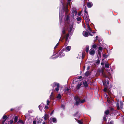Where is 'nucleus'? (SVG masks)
I'll list each match as a JSON object with an SVG mask.
<instances>
[{"label":"nucleus","instance_id":"72a5a7b5","mask_svg":"<svg viewBox=\"0 0 124 124\" xmlns=\"http://www.w3.org/2000/svg\"><path fill=\"white\" fill-rule=\"evenodd\" d=\"M78 122L79 124H83V122L80 120H78Z\"/></svg>","mask_w":124,"mask_h":124},{"label":"nucleus","instance_id":"603ef678","mask_svg":"<svg viewBox=\"0 0 124 124\" xmlns=\"http://www.w3.org/2000/svg\"><path fill=\"white\" fill-rule=\"evenodd\" d=\"M85 66H83V70H84L85 69Z\"/></svg>","mask_w":124,"mask_h":124},{"label":"nucleus","instance_id":"c9c22d12","mask_svg":"<svg viewBox=\"0 0 124 124\" xmlns=\"http://www.w3.org/2000/svg\"><path fill=\"white\" fill-rule=\"evenodd\" d=\"M50 103V102L48 100L47 101V105H48Z\"/></svg>","mask_w":124,"mask_h":124},{"label":"nucleus","instance_id":"412c9836","mask_svg":"<svg viewBox=\"0 0 124 124\" xmlns=\"http://www.w3.org/2000/svg\"><path fill=\"white\" fill-rule=\"evenodd\" d=\"M82 85V83L81 82L78 83L77 85V87L78 89L80 88Z\"/></svg>","mask_w":124,"mask_h":124},{"label":"nucleus","instance_id":"7c9ffc66","mask_svg":"<svg viewBox=\"0 0 124 124\" xmlns=\"http://www.w3.org/2000/svg\"><path fill=\"white\" fill-rule=\"evenodd\" d=\"M105 114L106 115H108L109 113V111L108 110H107L105 112Z\"/></svg>","mask_w":124,"mask_h":124},{"label":"nucleus","instance_id":"052dcab7","mask_svg":"<svg viewBox=\"0 0 124 124\" xmlns=\"http://www.w3.org/2000/svg\"><path fill=\"white\" fill-rule=\"evenodd\" d=\"M103 84L104 85V83L103 82Z\"/></svg>","mask_w":124,"mask_h":124},{"label":"nucleus","instance_id":"ddd939ff","mask_svg":"<svg viewBox=\"0 0 124 124\" xmlns=\"http://www.w3.org/2000/svg\"><path fill=\"white\" fill-rule=\"evenodd\" d=\"M71 48V46H67L65 50V51L66 52L69 51L70 50Z\"/></svg>","mask_w":124,"mask_h":124},{"label":"nucleus","instance_id":"a211bd4d","mask_svg":"<svg viewBox=\"0 0 124 124\" xmlns=\"http://www.w3.org/2000/svg\"><path fill=\"white\" fill-rule=\"evenodd\" d=\"M50 98L51 100H53L54 99V93L53 92H52L50 97Z\"/></svg>","mask_w":124,"mask_h":124},{"label":"nucleus","instance_id":"c85d7f7f","mask_svg":"<svg viewBox=\"0 0 124 124\" xmlns=\"http://www.w3.org/2000/svg\"><path fill=\"white\" fill-rule=\"evenodd\" d=\"M97 46L96 44H94L93 45L92 47L93 48L95 49H96V47Z\"/></svg>","mask_w":124,"mask_h":124},{"label":"nucleus","instance_id":"dca6fc26","mask_svg":"<svg viewBox=\"0 0 124 124\" xmlns=\"http://www.w3.org/2000/svg\"><path fill=\"white\" fill-rule=\"evenodd\" d=\"M93 5L92 3L91 2H89L88 3L87 5V6L88 8H91Z\"/></svg>","mask_w":124,"mask_h":124},{"label":"nucleus","instance_id":"13d9d810","mask_svg":"<svg viewBox=\"0 0 124 124\" xmlns=\"http://www.w3.org/2000/svg\"><path fill=\"white\" fill-rule=\"evenodd\" d=\"M110 75V73H109V74H108V75Z\"/></svg>","mask_w":124,"mask_h":124},{"label":"nucleus","instance_id":"f03ea898","mask_svg":"<svg viewBox=\"0 0 124 124\" xmlns=\"http://www.w3.org/2000/svg\"><path fill=\"white\" fill-rule=\"evenodd\" d=\"M62 4V9H60L59 13V20L60 23V24H61L62 20L63 18V16H64V12H65V14H67L69 11L68 8V6L70 5V3L71 0H67V2H65V0H60Z\"/></svg>","mask_w":124,"mask_h":124},{"label":"nucleus","instance_id":"6ab92c4d","mask_svg":"<svg viewBox=\"0 0 124 124\" xmlns=\"http://www.w3.org/2000/svg\"><path fill=\"white\" fill-rule=\"evenodd\" d=\"M48 117V115L47 114H45L44 116V120H46Z\"/></svg>","mask_w":124,"mask_h":124},{"label":"nucleus","instance_id":"393cba45","mask_svg":"<svg viewBox=\"0 0 124 124\" xmlns=\"http://www.w3.org/2000/svg\"><path fill=\"white\" fill-rule=\"evenodd\" d=\"M78 112H77L76 113L74 114V116L77 117V118H79L80 117V115H78Z\"/></svg>","mask_w":124,"mask_h":124},{"label":"nucleus","instance_id":"864d4df0","mask_svg":"<svg viewBox=\"0 0 124 124\" xmlns=\"http://www.w3.org/2000/svg\"><path fill=\"white\" fill-rule=\"evenodd\" d=\"M58 43L57 44L56 46H58Z\"/></svg>","mask_w":124,"mask_h":124},{"label":"nucleus","instance_id":"5fc2aeb1","mask_svg":"<svg viewBox=\"0 0 124 124\" xmlns=\"http://www.w3.org/2000/svg\"><path fill=\"white\" fill-rule=\"evenodd\" d=\"M56 47H57V46H55L54 47V49H55L56 48Z\"/></svg>","mask_w":124,"mask_h":124},{"label":"nucleus","instance_id":"a19ab883","mask_svg":"<svg viewBox=\"0 0 124 124\" xmlns=\"http://www.w3.org/2000/svg\"><path fill=\"white\" fill-rule=\"evenodd\" d=\"M103 91L105 92L106 91H107V88H106V87L105 88H104V89H103Z\"/></svg>","mask_w":124,"mask_h":124},{"label":"nucleus","instance_id":"4d7b16f0","mask_svg":"<svg viewBox=\"0 0 124 124\" xmlns=\"http://www.w3.org/2000/svg\"><path fill=\"white\" fill-rule=\"evenodd\" d=\"M98 36H96V39H97V38H98Z\"/></svg>","mask_w":124,"mask_h":124},{"label":"nucleus","instance_id":"473e14b6","mask_svg":"<svg viewBox=\"0 0 124 124\" xmlns=\"http://www.w3.org/2000/svg\"><path fill=\"white\" fill-rule=\"evenodd\" d=\"M89 72L88 71H87L85 73V75L86 76H88L89 75Z\"/></svg>","mask_w":124,"mask_h":124},{"label":"nucleus","instance_id":"6e6552de","mask_svg":"<svg viewBox=\"0 0 124 124\" xmlns=\"http://www.w3.org/2000/svg\"><path fill=\"white\" fill-rule=\"evenodd\" d=\"M59 85V83H57L55 82H54L52 85L53 88L55 87H56L55 88V90L57 92H58L59 90V88L60 86Z\"/></svg>","mask_w":124,"mask_h":124},{"label":"nucleus","instance_id":"e2e57ef3","mask_svg":"<svg viewBox=\"0 0 124 124\" xmlns=\"http://www.w3.org/2000/svg\"><path fill=\"white\" fill-rule=\"evenodd\" d=\"M80 77H81V76H80V77L79 78H80Z\"/></svg>","mask_w":124,"mask_h":124},{"label":"nucleus","instance_id":"a18cd8bd","mask_svg":"<svg viewBox=\"0 0 124 124\" xmlns=\"http://www.w3.org/2000/svg\"><path fill=\"white\" fill-rule=\"evenodd\" d=\"M113 121H111L109 123V124H113Z\"/></svg>","mask_w":124,"mask_h":124},{"label":"nucleus","instance_id":"4468645a","mask_svg":"<svg viewBox=\"0 0 124 124\" xmlns=\"http://www.w3.org/2000/svg\"><path fill=\"white\" fill-rule=\"evenodd\" d=\"M83 35L85 37H87L88 35V34L87 32L86 31H83Z\"/></svg>","mask_w":124,"mask_h":124},{"label":"nucleus","instance_id":"c03bdc74","mask_svg":"<svg viewBox=\"0 0 124 124\" xmlns=\"http://www.w3.org/2000/svg\"><path fill=\"white\" fill-rule=\"evenodd\" d=\"M32 110H29L28 111V112L29 113H32Z\"/></svg>","mask_w":124,"mask_h":124},{"label":"nucleus","instance_id":"a878e982","mask_svg":"<svg viewBox=\"0 0 124 124\" xmlns=\"http://www.w3.org/2000/svg\"><path fill=\"white\" fill-rule=\"evenodd\" d=\"M8 118V117H7V116L5 115H4L2 118V119H4V120H6Z\"/></svg>","mask_w":124,"mask_h":124},{"label":"nucleus","instance_id":"aec40b11","mask_svg":"<svg viewBox=\"0 0 124 124\" xmlns=\"http://www.w3.org/2000/svg\"><path fill=\"white\" fill-rule=\"evenodd\" d=\"M105 95H106V97H107V101L109 103H111V102L110 101V98L108 97H107V95L106 93H105Z\"/></svg>","mask_w":124,"mask_h":124},{"label":"nucleus","instance_id":"ea45409f","mask_svg":"<svg viewBox=\"0 0 124 124\" xmlns=\"http://www.w3.org/2000/svg\"><path fill=\"white\" fill-rule=\"evenodd\" d=\"M108 56L106 54H104L103 56L105 58H107L108 57Z\"/></svg>","mask_w":124,"mask_h":124},{"label":"nucleus","instance_id":"58836bf2","mask_svg":"<svg viewBox=\"0 0 124 124\" xmlns=\"http://www.w3.org/2000/svg\"><path fill=\"white\" fill-rule=\"evenodd\" d=\"M31 124H36V122L35 120H34L33 121V123Z\"/></svg>","mask_w":124,"mask_h":124},{"label":"nucleus","instance_id":"f3484780","mask_svg":"<svg viewBox=\"0 0 124 124\" xmlns=\"http://www.w3.org/2000/svg\"><path fill=\"white\" fill-rule=\"evenodd\" d=\"M42 105H40L39 106V109L41 111L42 109L43 108V107H44L43 105H44V104L43 103H42Z\"/></svg>","mask_w":124,"mask_h":124},{"label":"nucleus","instance_id":"0eeeda50","mask_svg":"<svg viewBox=\"0 0 124 124\" xmlns=\"http://www.w3.org/2000/svg\"><path fill=\"white\" fill-rule=\"evenodd\" d=\"M72 13L75 16H80V15L81 14V12H79L77 14L76 8L74 7H72Z\"/></svg>","mask_w":124,"mask_h":124},{"label":"nucleus","instance_id":"7ed1b4c3","mask_svg":"<svg viewBox=\"0 0 124 124\" xmlns=\"http://www.w3.org/2000/svg\"><path fill=\"white\" fill-rule=\"evenodd\" d=\"M84 12V13L83 15V17L84 19L85 20L86 24L87 25V27L88 29V32L90 35L91 36H92L93 35L90 33L92 32V30L89 24V22L90 21V19L89 18L87 12L85 9V10Z\"/></svg>","mask_w":124,"mask_h":124},{"label":"nucleus","instance_id":"423d86ee","mask_svg":"<svg viewBox=\"0 0 124 124\" xmlns=\"http://www.w3.org/2000/svg\"><path fill=\"white\" fill-rule=\"evenodd\" d=\"M50 121L51 122H49V124H48L47 123L44 122L43 123V124H53V123L51 122H53V123H57V120L56 118L52 116L50 118Z\"/></svg>","mask_w":124,"mask_h":124},{"label":"nucleus","instance_id":"bf43d9fd","mask_svg":"<svg viewBox=\"0 0 124 124\" xmlns=\"http://www.w3.org/2000/svg\"><path fill=\"white\" fill-rule=\"evenodd\" d=\"M13 110V109H11V111H12Z\"/></svg>","mask_w":124,"mask_h":124},{"label":"nucleus","instance_id":"9d476101","mask_svg":"<svg viewBox=\"0 0 124 124\" xmlns=\"http://www.w3.org/2000/svg\"><path fill=\"white\" fill-rule=\"evenodd\" d=\"M84 57V54L83 52H80L78 54V56L77 57L79 59H83Z\"/></svg>","mask_w":124,"mask_h":124},{"label":"nucleus","instance_id":"f704fd0d","mask_svg":"<svg viewBox=\"0 0 124 124\" xmlns=\"http://www.w3.org/2000/svg\"><path fill=\"white\" fill-rule=\"evenodd\" d=\"M99 50L101 51H102V48L101 47H99L98 48Z\"/></svg>","mask_w":124,"mask_h":124},{"label":"nucleus","instance_id":"4be33fe9","mask_svg":"<svg viewBox=\"0 0 124 124\" xmlns=\"http://www.w3.org/2000/svg\"><path fill=\"white\" fill-rule=\"evenodd\" d=\"M83 84L85 87H87L88 86V85L87 84V82L86 81L84 82H83Z\"/></svg>","mask_w":124,"mask_h":124},{"label":"nucleus","instance_id":"c756f323","mask_svg":"<svg viewBox=\"0 0 124 124\" xmlns=\"http://www.w3.org/2000/svg\"><path fill=\"white\" fill-rule=\"evenodd\" d=\"M105 66L107 68H109V64L108 63H106L105 64Z\"/></svg>","mask_w":124,"mask_h":124},{"label":"nucleus","instance_id":"3c124183","mask_svg":"<svg viewBox=\"0 0 124 124\" xmlns=\"http://www.w3.org/2000/svg\"><path fill=\"white\" fill-rule=\"evenodd\" d=\"M58 57V56H57V57H53V56H52V58H56L57 57Z\"/></svg>","mask_w":124,"mask_h":124},{"label":"nucleus","instance_id":"e433bc0d","mask_svg":"<svg viewBox=\"0 0 124 124\" xmlns=\"http://www.w3.org/2000/svg\"><path fill=\"white\" fill-rule=\"evenodd\" d=\"M103 120L105 121H106V116H104L103 119Z\"/></svg>","mask_w":124,"mask_h":124},{"label":"nucleus","instance_id":"37998d69","mask_svg":"<svg viewBox=\"0 0 124 124\" xmlns=\"http://www.w3.org/2000/svg\"><path fill=\"white\" fill-rule=\"evenodd\" d=\"M6 120H3L1 124H4Z\"/></svg>","mask_w":124,"mask_h":124},{"label":"nucleus","instance_id":"de8ad7c7","mask_svg":"<svg viewBox=\"0 0 124 124\" xmlns=\"http://www.w3.org/2000/svg\"><path fill=\"white\" fill-rule=\"evenodd\" d=\"M45 108L47 109L48 108V107L46 105L45 107Z\"/></svg>","mask_w":124,"mask_h":124},{"label":"nucleus","instance_id":"49530a36","mask_svg":"<svg viewBox=\"0 0 124 124\" xmlns=\"http://www.w3.org/2000/svg\"><path fill=\"white\" fill-rule=\"evenodd\" d=\"M54 110H53L50 113V115H52L53 113Z\"/></svg>","mask_w":124,"mask_h":124},{"label":"nucleus","instance_id":"39448f33","mask_svg":"<svg viewBox=\"0 0 124 124\" xmlns=\"http://www.w3.org/2000/svg\"><path fill=\"white\" fill-rule=\"evenodd\" d=\"M123 104L121 101H119V99L117 100L116 106L117 109L119 110L120 108L122 109L123 108Z\"/></svg>","mask_w":124,"mask_h":124},{"label":"nucleus","instance_id":"bb28decb","mask_svg":"<svg viewBox=\"0 0 124 124\" xmlns=\"http://www.w3.org/2000/svg\"><path fill=\"white\" fill-rule=\"evenodd\" d=\"M18 117L17 116H16L14 118V120L15 123L18 120Z\"/></svg>","mask_w":124,"mask_h":124},{"label":"nucleus","instance_id":"79ce46f5","mask_svg":"<svg viewBox=\"0 0 124 124\" xmlns=\"http://www.w3.org/2000/svg\"><path fill=\"white\" fill-rule=\"evenodd\" d=\"M61 107L63 109L64 108L65 106L63 105H62L61 106Z\"/></svg>","mask_w":124,"mask_h":124},{"label":"nucleus","instance_id":"f257e3e1","mask_svg":"<svg viewBox=\"0 0 124 124\" xmlns=\"http://www.w3.org/2000/svg\"><path fill=\"white\" fill-rule=\"evenodd\" d=\"M70 18L69 16L68 15H66L65 16V21L66 24L65 27L64 28V29L62 31V33L63 34H65V30L68 31V33L64 37L65 38V44L67 45L69 42V38L68 39L69 36H71L74 31V29L73 28V25L72 24H69V19Z\"/></svg>","mask_w":124,"mask_h":124},{"label":"nucleus","instance_id":"2f4dec72","mask_svg":"<svg viewBox=\"0 0 124 124\" xmlns=\"http://www.w3.org/2000/svg\"><path fill=\"white\" fill-rule=\"evenodd\" d=\"M57 98L59 99H61V95L60 94H58L57 96Z\"/></svg>","mask_w":124,"mask_h":124},{"label":"nucleus","instance_id":"cd10ccee","mask_svg":"<svg viewBox=\"0 0 124 124\" xmlns=\"http://www.w3.org/2000/svg\"><path fill=\"white\" fill-rule=\"evenodd\" d=\"M89 46H86V48L85 49L86 51V52H88L89 51Z\"/></svg>","mask_w":124,"mask_h":124},{"label":"nucleus","instance_id":"5701e85b","mask_svg":"<svg viewBox=\"0 0 124 124\" xmlns=\"http://www.w3.org/2000/svg\"><path fill=\"white\" fill-rule=\"evenodd\" d=\"M21 123V124H24V123L23 121L21 119L19 120L17 122V123Z\"/></svg>","mask_w":124,"mask_h":124},{"label":"nucleus","instance_id":"20e7f679","mask_svg":"<svg viewBox=\"0 0 124 124\" xmlns=\"http://www.w3.org/2000/svg\"><path fill=\"white\" fill-rule=\"evenodd\" d=\"M74 99L76 101L75 104L76 105H78L81 103L84 102L85 101V99L81 101L79 97L77 96L75 97Z\"/></svg>","mask_w":124,"mask_h":124},{"label":"nucleus","instance_id":"09e8293b","mask_svg":"<svg viewBox=\"0 0 124 124\" xmlns=\"http://www.w3.org/2000/svg\"><path fill=\"white\" fill-rule=\"evenodd\" d=\"M106 82L108 85L109 84V82L108 80H107L106 81Z\"/></svg>","mask_w":124,"mask_h":124},{"label":"nucleus","instance_id":"9b49d317","mask_svg":"<svg viewBox=\"0 0 124 124\" xmlns=\"http://www.w3.org/2000/svg\"><path fill=\"white\" fill-rule=\"evenodd\" d=\"M64 51L62 50L60 51L59 52V55L60 57H62L64 56L65 54L64 53Z\"/></svg>","mask_w":124,"mask_h":124},{"label":"nucleus","instance_id":"1a4fd4ad","mask_svg":"<svg viewBox=\"0 0 124 124\" xmlns=\"http://www.w3.org/2000/svg\"><path fill=\"white\" fill-rule=\"evenodd\" d=\"M97 73H99L100 75H102L103 76L105 77H106L107 76L104 72V70L102 69L99 70L97 72Z\"/></svg>","mask_w":124,"mask_h":124},{"label":"nucleus","instance_id":"4c0bfd02","mask_svg":"<svg viewBox=\"0 0 124 124\" xmlns=\"http://www.w3.org/2000/svg\"><path fill=\"white\" fill-rule=\"evenodd\" d=\"M10 124H12L13 123V120H11L10 121Z\"/></svg>","mask_w":124,"mask_h":124},{"label":"nucleus","instance_id":"2eb2a0df","mask_svg":"<svg viewBox=\"0 0 124 124\" xmlns=\"http://www.w3.org/2000/svg\"><path fill=\"white\" fill-rule=\"evenodd\" d=\"M77 17L76 18L77 21H78L77 22L78 23H80V21L82 19V18H81L80 16H77Z\"/></svg>","mask_w":124,"mask_h":124},{"label":"nucleus","instance_id":"8fccbe9b","mask_svg":"<svg viewBox=\"0 0 124 124\" xmlns=\"http://www.w3.org/2000/svg\"><path fill=\"white\" fill-rule=\"evenodd\" d=\"M89 69H90V66H88L87 67V70H88Z\"/></svg>","mask_w":124,"mask_h":124},{"label":"nucleus","instance_id":"680f3d73","mask_svg":"<svg viewBox=\"0 0 124 124\" xmlns=\"http://www.w3.org/2000/svg\"><path fill=\"white\" fill-rule=\"evenodd\" d=\"M101 65H102V63H101Z\"/></svg>","mask_w":124,"mask_h":124},{"label":"nucleus","instance_id":"b1692460","mask_svg":"<svg viewBox=\"0 0 124 124\" xmlns=\"http://www.w3.org/2000/svg\"><path fill=\"white\" fill-rule=\"evenodd\" d=\"M70 91V90L68 88L65 90V92L67 93H69Z\"/></svg>","mask_w":124,"mask_h":124},{"label":"nucleus","instance_id":"f8f14e48","mask_svg":"<svg viewBox=\"0 0 124 124\" xmlns=\"http://www.w3.org/2000/svg\"><path fill=\"white\" fill-rule=\"evenodd\" d=\"M89 54L92 55H93L95 54V51L93 49H91L89 51Z\"/></svg>","mask_w":124,"mask_h":124},{"label":"nucleus","instance_id":"6e6d98bb","mask_svg":"<svg viewBox=\"0 0 124 124\" xmlns=\"http://www.w3.org/2000/svg\"><path fill=\"white\" fill-rule=\"evenodd\" d=\"M92 33H95V32H93H93H92Z\"/></svg>","mask_w":124,"mask_h":124}]
</instances>
